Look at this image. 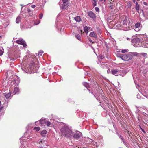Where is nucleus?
Segmentation results:
<instances>
[{
  "mask_svg": "<svg viewBox=\"0 0 148 148\" xmlns=\"http://www.w3.org/2000/svg\"><path fill=\"white\" fill-rule=\"evenodd\" d=\"M29 135L27 133H26L25 134V137H22L21 138H20V142L21 144L22 145L21 146V148H27V147H23V142H26L27 141L26 140L25 141V138H27V139H31L32 138H30V137H28L27 135Z\"/></svg>",
  "mask_w": 148,
  "mask_h": 148,
  "instance_id": "6",
  "label": "nucleus"
},
{
  "mask_svg": "<svg viewBox=\"0 0 148 148\" xmlns=\"http://www.w3.org/2000/svg\"><path fill=\"white\" fill-rule=\"evenodd\" d=\"M141 47L148 48V38H142Z\"/></svg>",
  "mask_w": 148,
  "mask_h": 148,
  "instance_id": "5",
  "label": "nucleus"
},
{
  "mask_svg": "<svg viewBox=\"0 0 148 148\" xmlns=\"http://www.w3.org/2000/svg\"><path fill=\"white\" fill-rule=\"evenodd\" d=\"M130 23L129 20L125 19L121 22L120 26L122 27L125 28V30H128L130 29Z\"/></svg>",
  "mask_w": 148,
  "mask_h": 148,
  "instance_id": "4",
  "label": "nucleus"
},
{
  "mask_svg": "<svg viewBox=\"0 0 148 148\" xmlns=\"http://www.w3.org/2000/svg\"><path fill=\"white\" fill-rule=\"evenodd\" d=\"M140 129L141 130L143 131V132L144 133H145V131L140 126Z\"/></svg>",
  "mask_w": 148,
  "mask_h": 148,
  "instance_id": "45",
  "label": "nucleus"
},
{
  "mask_svg": "<svg viewBox=\"0 0 148 148\" xmlns=\"http://www.w3.org/2000/svg\"><path fill=\"white\" fill-rule=\"evenodd\" d=\"M103 1H104V2H105V1H106V0H100V2H102Z\"/></svg>",
  "mask_w": 148,
  "mask_h": 148,
  "instance_id": "48",
  "label": "nucleus"
},
{
  "mask_svg": "<svg viewBox=\"0 0 148 148\" xmlns=\"http://www.w3.org/2000/svg\"><path fill=\"white\" fill-rule=\"evenodd\" d=\"M18 79L17 80L15 79L14 80V82L15 84H19L20 82V80L19 78H18V77H17Z\"/></svg>",
  "mask_w": 148,
  "mask_h": 148,
  "instance_id": "29",
  "label": "nucleus"
},
{
  "mask_svg": "<svg viewBox=\"0 0 148 148\" xmlns=\"http://www.w3.org/2000/svg\"><path fill=\"white\" fill-rule=\"evenodd\" d=\"M21 18L20 16H18L17 17L16 22V23H19L21 22Z\"/></svg>",
  "mask_w": 148,
  "mask_h": 148,
  "instance_id": "21",
  "label": "nucleus"
},
{
  "mask_svg": "<svg viewBox=\"0 0 148 148\" xmlns=\"http://www.w3.org/2000/svg\"><path fill=\"white\" fill-rule=\"evenodd\" d=\"M47 133V132L46 130H43L41 132V134L42 136H44L45 134Z\"/></svg>",
  "mask_w": 148,
  "mask_h": 148,
  "instance_id": "23",
  "label": "nucleus"
},
{
  "mask_svg": "<svg viewBox=\"0 0 148 148\" xmlns=\"http://www.w3.org/2000/svg\"><path fill=\"white\" fill-rule=\"evenodd\" d=\"M4 94L6 99H8L10 97L11 95V93L10 92L7 94L4 93Z\"/></svg>",
  "mask_w": 148,
  "mask_h": 148,
  "instance_id": "22",
  "label": "nucleus"
},
{
  "mask_svg": "<svg viewBox=\"0 0 148 148\" xmlns=\"http://www.w3.org/2000/svg\"><path fill=\"white\" fill-rule=\"evenodd\" d=\"M44 142V140H39L37 141V143H42Z\"/></svg>",
  "mask_w": 148,
  "mask_h": 148,
  "instance_id": "35",
  "label": "nucleus"
},
{
  "mask_svg": "<svg viewBox=\"0 0 148 148\" xmlns=\"http://www.w3.org/2000/svg\"><path fill=\"white\" fill-rule=\"evenodd\" d=\"M39 17L40 19H42L43 17V14L42 13L40 14L39 15Z\"/></svg>",
  "mask_w": 148,
  "mask_h": 148,
  "instance_id": "38",
  "label": "nucleus"
},
{
  "mask_svg": "<svg viewBox=\"0 0 148 148\" xmlns=\"http://www.w3.org/2000/svg\"><path fill=\"white\" fill-rule=\"evenodd\" d=\"M35 5H32L31 6V7L33 8H34L35 7Z\"/></svg>",
  "mask_w": 148,
  "mask_h": 148,
  "instance_id": "47",
  "label": "nucleus"
},
{
  "mask_svg": "<svg viewBox=\"0 0 148 148\" xmlns=\"http://www.w3.org/2000/svg\"><path fill=\"white\" fill-rule=\"evenodd\" d=\"M74 19L77 22H79L81 21L80 16H77Z\"/></svg>",
  "mask_w": 148,
  "mask_h": 148,
  "instance_id": "20",
  "label": "nucleus"
},
{
  "mask_svg": "<svg viewBox=\"0 0 148 148\" xmlns=\"http://www.w3.org/2000/svg\"><path fill=\"white\" fill-rule=\"evenodd\" d=\"M3 53V51L2 50H0V56H1Z\"/></svg>",
  "mask_w": 148,
  "mask_h": 148,
  "instance_id": "40",
  "label": "nucleus"
},
{
  "mask_svg": "<svg viewBox=\"0 0 148 148\" xmlns=\"http://www.w3.org/2000/svg\"><path fill=\"white\" fill-rule=\"evenodd\" d=\"M143 35H141L140 36V38H134L131 40L132 44L134 47H141V44Z\"/></svg>",
  "mask_w": 148,
  "mask_h": 148,
  "instance_id": "3",
  "label": "nucleus"
},
{
  "mask_svg": "<svg viewBox=\"0 0 148 148\" xmlns=\"http://www.w3.org/2000/svg\"><path fill=\"white\" fill-rule=\"evenodd\" d=\"M34 130H35L37 132L40 130V128L39 127H36L34 128Z\"/></svg>",
  "mask_w": 148,
  "mask_h": 148,
  "instance_id": "33",
  "label": "nucleus"
},
{
  "mask_svg": "<svg viewBox=\"0 0 148 148\" xmlns=\"http://www.w3.org/2000/svg\"><path fill=\"white\" fill-rule=\"evenodd\" d=\"M88 15L89 17L93 19H95L96 18L95 14L92 11H89L87 12Z\"/></svg>",
  "mask_w": 148,
  "mask_h": 148,
  "instance_id": "11",
  "label": "nucleus"
},
{
  "mask_svg": "<svg viewBox=\"0 0 148 148\" xmlns=\"http://www.w3.org/2000/svg\"><path fill=\"white\" fill-rule=\"evenodd\" d=\"M95 10L97 12H98L99 11V8L98 7H95Z\"/></svg>",
  "mask_w": 148,
  "mask_h": 148,
  "instance_id": "34",
  "label": "nucleus"
},
{
  "mask_svg": "<svg viewBox=\"0 0 148 148\" xmlns=\"http://www.w3.org/2000/svg\"><path fill=\"white\" fill-rule=\"evenodd\" d=\"M82 136V133L79 131H78L77 133L73 134V137L76 139L79 140L81 138Z\"/></svg>",
  "mask_w": 148,
  "mask_h": 148,
  "instance_id": "7",
  "label": "nucleus"
},
{
  "mask_svg": "<svg viewBox=\"0 0 148 148\" xmlns=\"http://www.w3.org/2000/svg\"><path fill=\"white\" fill-rule=\"evenodd\" d=\"M1 105V102L0 101V106Z\"/></svg>",
  "mask_w": 148,
  "mask_h": 148,
  "instance_id": "52",
  "label": "nucleus"
},
{
  "mask_svg": "<svg viewBox=\"0 0 148 148\" xmlns=\"http://www.w3.org/2000/svg\"><path fill=\"white\" fill-rule=\"evenodd\" d=\"M39 123L41 124H45L46 121L45 120V119L43 118H42L41 120L38 121Z\"/></svg>",
  "mask_w": 148,
  "mask_h": 148,
  "instance_id": "17",
  "label": "nucleus"
},
{
  "mask_svg": "<svg viewBox=\"0 0 148 148\" xmlns=\"http://www.w3.org/2000/svg\"><path fill=\"white\" fill-rule=\"evenodd\" d=\"M21 6H23V5L22 4H21Z\"/></svg>",
  "mask_w": 148,
  "mask_h": 148,
  "instance_id": "56",
  "label": "nucleus"
},
{
  "mask_svg": "<svg viewBox=\"0 0 148 148\" xmlns=\"http://www.w3.org/2000/svg\"><path fill=\"white\" fill-rule=\"evenodd\" d=\"M75 37H76V38L78 39V40H81V36H80L79 35V34H75Z\"/></svg>",
  "mask_w": 148,
  "mask_h": 148,
  "instance_id": "26",
  "label": "nucleus"
},
{
  "mask_svg": "<svg viewBox=\"0 0 148 148\" xmlns=\"http://www.w3.org/2000/svg\"><path fill=\"white\" fill-rule=\"evenodd\" d=\"M127 40H130V38H127Z\"/></svg>",
  "mask_w": 148,
  "mask_h": 148,
  "instance_id": "49",
  "label": "nucleus"
},
{
  "mask_svg": "<svg viewBox=\"0 0 148 148\" xmlns=\"http://www.w3.org/2000/svg\"><path fill=\"white\" fill-rule=\"evenodd\" d=\"M119 138L123 140V141L124 142V141H123V137L121 136V135H120L119 136Z\"/></svg>",
  "mask_w": 148,
  "mask_h": 148,
  "instance_id": "41",
  "label": "nucleus"
},
{
  "mask_svg": "<svg viewBox=\"0 0 148 148\" xmlns=\"http://www.w3.org/2000/svg\"><path fill=\"white\" fill-rule=\"evenodd\" d=\"M97 63L98 64H100L101 65V66L102 68H104L105 67H106L105 64H102L101 62V61H100L99 60H98V61H97Z\"/></svg>",
  "mask_w": 148,
  "mask_h": 148,
  "instance_id": "19",
  "label": "nucleus"
},
{
  "mask_svg": "<svg viewBox=\"0 0 148 148\" xmlns=\"http://www.w3.org/2000/svg\"><path fill=\"white\" fill-rule=\"evenodd\" d=\"M1 38V36H0V39Z\"/></svg>",
  "mask_w": 148,
  "mask_h": 148,
  "instance_id": "55",
  "label": "nucleus"
},
{
  "mask_svg": "<svg viewBox=\"0 0 148 148\" xmlns=\"http://www.w3.org/2000/svg\"><path fill=\"white\" fill-rule=\"evenodd\" d=\"M3 107H2L0 108V112H1L3 110Z\"/></svg>",
  "mask_w": 148,
  "mask_h": 148,
  "instance_id": "42",
  "label": "nucleus"
},
{
  "mask_svg": "<svg viewBox=\"0 0 148 148\" xmlns=\"http://www.w3.org/2000/svg\"><path fill=\"white\" fill-rule=\"evenodd\" d=\"M38 121H36V122H35V123L36 124V123Z\"/></svg>",
  "mask_w": 148,
  "mask_h": 148,
  "instance_id": "53",
  "label": "nucleus"
},
{
  "mask_svg": "<svg viewBox=\"0 0 148 148\" xmlns=\"http://www.w3.org/2000/svg\"><path fill=\"white\" fill-rule=\"evenodd\" d=\"M69 4L68 3H63L62 4H61V3H60V8H61L62 9L65 10L67 9L68 7L69 6Z\"/></svg>",
  "mask_w": 148,
  "mask_h": 148,
  "instance_id": "8",
  "label": "nucleus"
},
{
  "mask_svg": "<svg viewBox=\"0 0 148 148\" xmlns=\"http://www.w3.org/2000/svg\"><path fill=\"white\" fill-rule=\"evenodd\" d=\"M18 58V57H16L15 56L13 55L12 57H10L9 56L8 57V58H9L10 60L14 61L15 60Z\"/></svg>",
  "mask_w": 148,
  "mask_h": 148,
  "instance_id": "18",
  "label": "nucleus"
},
{
  "mask_svg": "<svg viewBox=\"0 0 148 148\" xmlns=\"http://www.w3.org/2000/svg\"><path fill=\"white\" fill-rule=\"evenodd\" d=\"M135 9L137 11H138L139 10V5L137 2L136 4Z\"/></svg>",
  "mask_w": 148,
  "mask_h": 148,
  "instance_id": "27",
  "label": "nucleus"
},
{
  "mask_svg": "<svg viewBox=\"0 0 148 148\" xmlns=\"http://www.w3.org/2000/svg\"><path fill=\"white\" fill-rule=\"evenodd\" d=\"M16 42L18 44L23 45L24 47H26L27 45L26 42L22 39H20L19 40H16Z\"/></svg>",
  "mask_w": 148,
  "mask_h": 148,
  "instance_id": "10",
  "label": "nucleus"
},
{
  "mask_svg": "<svg viewBox=\"0 0 148 148\" xmlns=\"http://www.w3.org/2000/svg\"><path fill=\"white\" fill-rule=\"evenodd\" d=\"M109 8L110 9H112L114 8L113 5L111 2H110V4L109 6Z\"/></svg>",
  "mask_w": 148,
  "mask_h": 148,
  "instance_id": "30",
  "label": "nucleus"
},
{
  "mask_svg": "<svg viewBox=\"0 0 148 148\" xmlns=\"http://www.w3.org/2000/svg\"><path fill=\"white\" fill-rule=\"evenodd\" d=\"M91 2L93 4V6L94 7H95L97 5V1H96V0H91Z\"/></svg>",
  "mask_w": 148,
  "mask_h": 148,
  "instance_id": "25",
  "label": "nucleus"
},
{
  "mask_svg": "<svg viewBox=\"0 0 148 148\" xmlns=\"http://www.w3.org/2000/svg\"><path fill=\"white\" fill-rule=\"evenodd\" d=\"M19 90L18 88L17 87H15L14 89L13 93L14 94H18L19 92Z\"/></svg>",
  "mask_w": 148,
  "mask_h": 148,
  "instance_id": "16",
  "label": "nucleus"
},
{
  "mask_svg": "<svg viewBox=\"0 0 148 148\" xmlns=\"http://www.w3.org/2000/svg\"><path fill=\"white\" fill-rule=\"evenodd\" d=\"M62 135L68 139H71L73 137V132L71 127L64 124L60 129Z\"/></svg>",
  "mask_w": 148,
  "mask_h": 148,
  "instance_id": "1",
  "label": "nucleus"
},
{
  "mask_svg": "<svg viewBox=\"0 0 148 148\" xmlns=\"http://www.w3.org/2000/svg\"><path fill=\"white\" fill-rule=\"evenodd\" d=\"M45 124L47 126H49L50 125L51 123L49 121H46Z\"/></svg>",
  "mask_w": 148,
  "mask_h": 148,
  "instance_id": "31",
  "label": "nucleus"
},
{
  "mask_svg": "<svg viewBox=\"0 0 148 148\" xmlns=\"http://www.w3.org/2000/svg\"><path fill=\"white\" fill-rule=\"evenodd\" d=\"M40 21L39 20H38L37 21H34V24L35 25H37L40 23Z\"/></svg>",
  "mask_w": 148,
  "mask_h": 148,
  "instance_id": "32",
  "label": "nucleus"
},
{
  "mask_svg": "<svg viewBox=\"0 0 148 148\" xmlns=\"http://www.w3.org/2000/svg\"><path fill=\"white\" fill-rule=\"evenodd\" d=\"M38 148H43V147L41 146V147H38Z\"/></svg>",
  "mask_w": 148,
  "mask_h": 148,
  "instance_id": "50",
  "label": "nucleus"
},
{
  "mask_svg": "<svg viewBox=\"0 0 148 148\" xmlns=\"http://www.w3.org/2000/svg\"><path fill=\"white\" fill-rule=\"evenodd\" d=\"M35 65V64L34 62L31 63L29 65L30 69L32 70L34 69L36 67Z\"/></svg>",
  "mask_w": 148,
  "mask_h": 148,
  "instance_id": "15",
  "label": "nucleus"
},
{
  "mask_svg": "<svg viewBox=\"0 0 148 148\" xmlns=\"http://www.w3.org/2000/svg\"><path fill=\"white\" fill-rule=\"evenodd\" d=\"M143 3V4L147 6L148 5V4L146 2H144Z\"/></svg>",
  "mask_w": 148,
  "mask_h": 148,
  "instance_id": "44",
  "label": "nucleus"
},
{
  "mask_svg": "<svg viewBox=\"0 0 148 148\" xmlns=\"http://www.w3.org/2000/svg\"><path fill=\"white\" fill-rule=\"evenodd\" d=\"M99 57L100 58L101 60L103 59L104 58V56L102 55H100Z\"/></svg>",
  "mask_w": 148,
  "mask_h": 148,
  "instance_id": "37",
  "label": "nucleus"
},
{
  "mask_svg": "<svg viewBox=\"0 0 148 148\" xmlns=\"http://www.w3.org/2000/svg\"><path fill=\"white\" fill-rule=\"evenodd\" d=\"M40 55L41 56L42 55V54L41 53L40 54Z\"/></svg>",
  "mask_w": 148,
  "mask_h": 148,
  "instance_id": "57",
  "label": "nucleus"
},
{
  "mask_svg": "<svg viewBox=\"0 0 148 148\" xmlns=\"http://www.w3.org/2000/svg\"><path fill=\"white\" fill-rule=\"evenodd\" d=\"M127 51L125 49H123L121 51V52L122 53H125Z\"/></svg>",
  "mask_w": 148,
  "mask_h": 148,
  "instance_id": "36",
  "label": "nucleus"
},
{
  "mask_svg": "<svg viewBox=\"0 0 148 148\" xmlns=\"http://www.w3.org/2000/svg\"><path fill=\"white\" fill-rule=\"evenodd\" d=\"M142 55L144 56H146L147 55V53H142Z\"/></svg>",
  "mask_w": 148,
  "mask_h": 148,
  "instance_id": "43",
  "label": "nucleus"
},
{
  "mask_svg": "<svg viewBox=\"0 0 148 148\" xmlns=\"http://www.w3.org/2000/svg\"><path fill=\"white\" fill-rule=\"evenodd\" d=\"M89 36L93 37L94 38H96L97 37V35L95 34L94 32H92L90 33L89 34Z\"/></svg>",
  "mask_w": 148,
  "mask_h": 148,
  "instance_id": "14",
  "label": "nucleus"
},
{
  "mask_svg": "<svg viewBox=\"0 0 148 148\" xmlns=\"http://www.w3.org/2000/svg\"><path fill=\"white\" fill-rule=\"evenodd\" d=\"M41 53H43V51H40Z\"/></svg>",
  "mask_w": 148,
  "mask_h": 148,
  "instance_id": "51",
  "label": "nucleus"
},
{
  "mask_svg": "<svg viewBox=\"0 0 148 148\" xmlns=\"http://www.w3.org/2000/svg\"><path fill=\"white\" fill-rule=\"evenodd\" d=\"M27 12L28 13H29L31 12L30 9L29 8L27 10Z\"/></svg>",
  "mask_w": 148,
  "mask_h": 148,
  "instance_id": "46",
  "label": "nucleus"
},
{
  "mask_svg": "<svg viewBox=\"0 0 148 148\" xmlns=\"http://www.w3.org/2000/svg\"><path fill=\"white\" fill-rule=\"evenodd\" d=\"M142 27L141 24L139 22H137L135 24L134 30L136 31H139Z\"/></svg>",
  "mask_w": 148,
  "mask_h": 148,
  "instance_id": "9",
  "label": "nucleus"
},
{
  "mask_svg": "<svg viewBox=\"0 0 148 148\" xmlns=\"http://www.w3.org/2000/svg\"><path fill=\"white\" fill-rule=\"evenodd\" d=\"M84 30L86 33L87 34L88 32V27L87 26H85L84 27Z\"/></svg>",
  "mask_w": 148,
  "mask_h": 148,
  "instance_id": "28",
  "label": "nucleus"
},
{
  "mask_svg": "<svg viewBox=\"0 0 148 148\" xmlns=\"http://www.w3.org/2000/svg\"><path fill=\"white\" fill-rule=\"evenodd\" d=\"M83 84L87 89H88L90 87V85L88 83L86 82H84L83 83Z\"/></svg>",
  "mask_w": 148,
  "mask_h": 148,
  "instance_id": "24",
  "label": "nucleus"
},
{
  "mask_svg": "<svg viewBox=\"0 0 148 148\" xmlns=\"http://www.w3.org/2000/svg\"><path fill=\"white\" fill-rule=\"evenodd\" d=\"M137 53H129L124 55H117V56L125 61H128L132 59L133 55L137 56Z\"/></svg>",
  "mask_w": 148,
  "mask_h": 148,
  "instance_id": "2",
  "label": "nucleus"
},
{
  "mask_svg": "<svg viewBox=\"0 0 148 148\" xmlns=\"http://www.w3.org/2000/svg\"><path fill=\"white\" fill-rule=\"evenodd\" d=\"M137 98H139V97H138V96H137Z\"/></svg>",
  "mask_w": 148,
  "mask_h": 148,
  "instance_id": "54",
  "label": "nucleus"
},
{
  "mask_svg": "<svg viewBox=\"0 0 148 148\" xmlns=\"http://www.w3.org/2000/svg\"><path fill=\"white\" fill-rule=\"evenodd\" d=\"M125 7L127 8H130L131 6V2L130 1H126L125 3Z\"/></svg>",
  "mask_w": 148,
  "mask_h": 148,
  "instance_id": "13",
  "label": "nucleus"
},
{
  "mask_svg": "<svg viewBox=\"0 0 148 148\" xmlns=\"http://www.w3.org/2000/svg\"><path fill=\"white\" fill-rule=\"evenodd\" d=\"M63 3H68V0H62Z\"/></svg>",
  "mask_w": 148,
  "mask_h": 148,
  "instance_id": "39",
  "label": "nucleus"
},
{
  "mask_svg": "<svg viewBox=\"0 0 148 148\" xmlns=\"http://www.w3.org/2000/svg\"><path fill=\"white\" fill-rule=\"evenodd\" d=\"M120 71V70H112V73L115 76H118L119 75H121Z\"/></svg>",
  "mask_w": 148,
  "mask_h": 148,
  "instance_id": "12",
  "label": "nucleus"
}]
</instances>
